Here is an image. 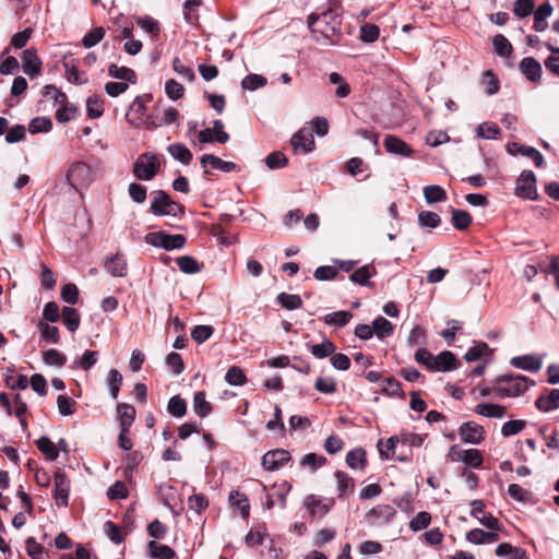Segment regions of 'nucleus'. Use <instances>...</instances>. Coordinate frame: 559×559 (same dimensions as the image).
<instances>
[{"mask_svg":"<svg viewBox=\"0 0 559 559\" xmlns=\"http://www.w3.org/2000/svg\"><path fill=\"white\" fill-rule=\"evenodd\" d=\"M379 35H380V28L376 24L365 23L360 26L359 38L364 43H373L379 38Z\"/></svg>","mask_w":559,"mask_h":559,"instance_id":"56","label":"nucleus"},{"mask_svg":"<svg viewBox=\"0 0 559 559\" xmlns=\"http://www.w3.org/2000/svg\"><path fill=\"white\" fill-rule=\"evenodd\" d=\"M107 383L110 396L116 400L119 395L120 385L122 383V374L117 369L108 372Z\"/></svg>","mask_w":559,"mask_h":559,"instance_id":"51","label":"nucleus"},{"mask_svg":"<svg viewBox=\"0 0 559 559\" xmlns=\"http://www.w3.org/2000/svg\"><path fill=\"white\" fill-rule=\"evenodd\" d=\"M62 321L70 332H75L81 321L78 310L72 307H63Z\"/></svg>","mask_w":559,"mask_h":559,"instance_id":"42","label":"nucleus"},{"mask_svg":"<svg viewBox=\"0 0 559 559\" xmlns=\"http://www.w3.org/2000/svg\"><path fill=\"white\" fill-rule=\"evenodd\" d=\"M459 461L467 466L479 468L483 464V454L477 449H466L459 452Z\"/></svg>","mask_w":559,"mask_h":559,"instance_id":"31","label":"nucleus"},{"mask_svg":"<svg viewBox=\"0 0 559 559\" xmlns=\"http://www.w3.org/2000/svg\"><path fill=\"white\" fill-rule=\"evenodd\" d=\"M37 329L40 333V338L50 344H58L60 341L59 329L53 325H49L45 321H39Z\"/></svg>","mask_w":559,"mask_h":559,"instance_id":"33","label":"nucleus"},{"mask_svg":"<svg viewBox=\"0 0 559 559\" xmlns=\"http://www.w3.org/2000/svg\"><path fill=\"white\" fill-rule=\"evenodd\" d=\"M535 406L545 413L559 408V389H551L548 394L538 396Z\"/></svg>","mask_w":559,"mask_h":559,"instance_id":"23","label":"nucleus"},{"mask_svg":"<svg viewBox=\"0 0 559 559\" xmlns=\"http://www.w3.org/2000/svg\"><path fill=\"white\" fill-rule=\"evenodd\" d=\"M200 163L202 167L204 168V173L209 174V170L206 169V165H210L213 169L221 170L223 173H231L238 169L237 164L234 162H225L221 159L218 156H215L213 154H204L200 158Z\"/></svg>","mask_w":559,"mask_h":559,"instance_id":"17","label":"nucleus"},{"mask_svg":"<svg viewBox=\"0 0 559 559\" xmlns=\"http://www.w3.org/2000/svg\"><path fill=\"white\" fill-rule=\"evenodd\" d=\"M424 197L428 204H433L437 202H442L447 200L445 190L437 185L426 186L424 188Z\"/></svg>","mask_w":559,"mask_h":559,"instance_id":"40","label":"nucleus"},{"mask_svg":"<svg viewBox=\"0 0 559 559\" xmlns=\"http://www.w3.org/2000/svg\"><path fill=\"white\" fill-rule=\"evenodd\" d=\"M373 332L379 338H384L393 333V324L383 317H378L372 322Z\"/></svg>","mask_w":559,"mask_h":559,"instance_id":"48","label":"nucleus"},{"mask_svg":"<svg viewBox=\"0 0 559 559\" xmlns=\"http://www.w3.org/2000/svg\"><path fill=\"white\" fill-rule=\"evenodd\" d=\"M305 506L312 516H323L328 513L329 507L321 499L311 495L306 498Z\"/></svg>","mask_w":559,"mask_h":559,"instance_id":"37","label":"nucleus"},{"mask_svg":"<svg viewBox=\"0 0 559 559\" xmlns=\"http://www.w3.org/2000/svg\"><path fill=\"white\" fill-rule=\"evenodd\" d=\"M69 493H70V480L67 476V473L57 468L53 475V491L52 497L58 507L66 508L69 504Z\"/></svg>","mask_w":559,"mask_h":559,"instance_id":"7","label":"nucleus"},{"mask_svg":"<svg viewBox=\"0 0 559 559\" xmlns=\"http://www.w3.org/2000/svg\"><path fill=\"white\" fill-rule=\"evenodd\" d=\"M396 511L390 504H378L366 514V519L372 525H382L391 522Z\"/></svg>","mask_w":559,"mask_h":559,"instance_id":"15","label":"nucleus"},{"mask_svg":"<svg viewBox=\"0 0 559 559\" xmlns=\"http://www.w3.org/2000/svg\"><path fill=\"white\" fill-rule=\"evenodd\" d=\"M36 445L38 450L45 454L46 459L48 461H55L59 456V451L57 445L48 438V437H40L36 440Z\"/></svg>","mask_w":559,"mask_h":559,"instance_id":"34","label":"nucleus"},{"mask_svg":"<svg viewBox=\"0 0 559 559\" xmlns=\"http://www.w3.org/2000/svg\"><path fill=\"white\" fill-rule=\"evenodd\" d=\"M43 360L48 366L63 367L67 362V357L59 350L51 348L43 353Z\"/></svg>","mask_w":559,"mask_h":559,"instance_id":"54","label":"nucleus"},{"mask_svg":"<svg viewBox=\"0 0 559 559\" xmlns=\"http://www.w3.org/2000/svg\"><path fill=\"white\" fill-rule=\"evenodd\" d=\"M104 267L116 277H122L127 274V262L124 258L118 253L107 259Z\"/></svg>","mask_w":559,"mask_h":559,"instance_id":"26","label":"nucleus"},{"mask_svg":"<svg viewBox=\"0 0 559 559\" xmlns=\"http://www.w3.org/2000/svg\"><path fill=\"white\" fill-rule=\"evenodd\" d=\"M152 99H153L152 94L139 95L133 99V102L131 103L129 110L126 115L127 121L131 126H133L135 128H141L143 126V119L145 118L144 114H145V109H146V104L152 102Z\"/></svg>","mask_w":559,"mask_h":559,"instance_id":"8","label":"nucleus"},{"mask_svg":"<svg viewBox=\"0 0 559 559\" xmlns=\"http://www.w3.org/2000/svg\"><path fill=\"white\" fill-rule=\"evenodd\" d=\"M151 203V212L156 216H174L178 217L185 213V206L178 202L173 201L169 195L163 191L157 190L153 193Z\"/></svg>","mask_w":559,"mask_h":559,"instance_id":"4","label":"nucleus"},{"mask_svg":"<svg viewBox=\"0 0 559 559\" xmlns=\"http://www.w3.org/2000/svg\"><path fill=\"white\" fill-rule=\"evenodd\" d=\"M290 460L292 455L287 450H270L262 456V466L265 471L275 472L283 467Z\"/></svg>","mask_w":559,"mask_h":559,"instance_id":"13","label":"nucleus"},{"mask_svg":"<svg viewBox=\"0 0 559 559\" xmlns=\"http://www.w3.org/2000/svg\"><path fill=\"white\" fill-rule=\"evenodd\" d=\"M527 388V378L525 376L503 374L496 380V386L492 391L499 397H514L523 394Z\"/></svg>","mask_w":559,"mask_h":559,"instance_id":"2","label":"nucleus"},{"mask_svg":"<svg viewBox=\"0 0 559 559\" xmlns=\"http://www.w3.org/2000/svg\"><path fill=\"white\" fill-rule=\"evenodd\" d=\"M87 116L92 119L99 118L104 114V103L99 96H90L86 100Z\"/></svg>","mask_w":559,"mask_h":559,"instance_id":"49","label":"nucleus"},{"mask_svg":"<svg viewBox=\"0 0 559 559\" xmlns=\"http://www.w3.org/2000/svg\"><path fill=\"white\" fill-rule=\"evenodd\" d=\"M383 145L390 154L409 157L414 153V150L405 141L393 134L384 138Z\"/></svg>","mask_w":559,"mask_h":559,"instance_id":"16","label":"nucleus"},{"mask_svg":"<svg viewBox=\"0 0 559 559\" xmlns=\"http://www.w3.org/2000/svg\"><path fill=\"white\" fill-rule=\"evenodd\" d=\"M520 70L531 82H538L542 78V66L533 57H525L520 62Z\"/></svg>","mask_w":559,"mask_h":559,"instance_id":"20","label":"nucleus"},{"mask_svg":"<svg viewBox=\"0 0 559 559\" xmlns=\"http://www.w3.org/2000/svg\"><path fill=\"white\" fill-rule=\"evenodd\" d=\"M105 36L104 27H95L84 35L82 45L85 48H92L97 45Z\"/></svg>","mask_w":559,"mask_h":559,"instance_id":"63","label":"nucleus"},{"mask_svg":"<svg viewBox=\"0 0 559 559\" xmlns=\"http://www.w3.org/2000/svg\"><path fill=\"white\" fill-rule=\"evenodd\" d=\"M352 318L353 314L349 311L340 310L325 314L323 320L328 325H335L342 328L345 326L350 321Z\"/></svg>","mask_w":559,"mask_h":559,"instance_id":"41","label":"nucleus"},{"mask_svg":"<svg viewBox=\"0 0 559 559\" xmlns=\"http://www.w3.org/2000/svg\"><path fill=\"white\" fill-rule=\"evenodd\" d=\"M288 159L281 151H275L269 154L265 158V164L270 169H280L287 165Z\"/></svg>","mask_w":559,"mask_h":559,"instance_id":"62","label":"nucleus"},{"mask_svg":"<svg viewBox=\"0 0 559 559\" xmlns=\"http://www.w3.org/2000/svg\"><path fill=\"white\" fill-rule=\"evenodd\" d=\"M98 360V352L85 350L80 359L73 361V368H80L84 371L90 370Z\"/></svg>","mask_w":559,"mask_h":559,"instance_id":"45","label":"nucleus"},{"mask_svg":"<svg viewBox=\"0 0 559 559\" xmlns=\"http://www.w3.org/2000/svg\"><path fill=\"white\" fill-rule=\"evenodd\" d=\"M309 349L316 358L323 359L329 356H332L335 353L336 347L333 344V342H331L328 338H324L323 342H321L320 344L310 345Z\"/></svg>","mask_w":559,"mask_h":559,"instance_id":"35","label":"nucleus"},{"mask_svg":"<svg viewBox=\"0 0 559 559\" xmlns=\"http://www.w3.org/2000/svg\"><path fill=\"white\" fill-rule=\"evenodd\" d=\"M366 452L358 448L346 454V463L353 469H364L366 466Z\"/></svg>","mask_w":559,"mask_h":559,"instance_id":"43","label":"nucleus"},{"mask_svg":"<svg viewBox=\"0 0 559 559\" xmlns=\"http://www.w3.org/2000/svg\"><path fill=\"white\" fill-rule=\"evenodd\" d=\"M452 224L457 230H464L472 224V216L464 210H452Z\"/></svg>","mask_w":559,"mask_h":559,"instance_id":"46","label":"nucleus"},{"mask_svg":"<svg viewBox=\"0 0 559 559\" xmlns=\"http://www.w3.org/2000/svg\"><path fill=\"white\" fill-rule=\"evenodd\" d=\"M229 502L239 509L240 514L243 518L249 515L250 506L243 493H240L239 491H231L229 493Z\"/></svg>","mask_w":559,"mask_h":559,"instance_id":"58","label":"nucleus"},{"mask_svg":"<svg viewBox=\"0 0 559 559\" xmlns=\"http://www.w3.org/2000/svg\"><path fill=\"white\" fill-rule=\"evenodd\" d=\"M418 223L421 227L436 228L441 224V218L435 212L423 211L418 214Z\"/></svg>","mask_w":559,"mask_h":559,"instance_id":"61","label":"nucleus"},{"mask_svg":"<svg viewBox=\"0 0 559 559\" xmlns=\"http://www.w3.org/2000/svg\"><path fill=\"white\" fill-rule=\"evenodd\" d=\"M67 180L74 190L80 192L94 181L93 170L86 163L75 162L68 170Z\"/></svg>","mask_w":559,"mask_h":559,"instance_id":"5","label":"nucleus"},{"mask_svg":"<svg viewBox=\"0 0 559 559\" xmlns=\"http://www.w3.org/2000/svg\"><path fill=\"white\" fill-rule=\"evenodd\" d=\"M136 411L134 406L128 403H119L117 405V420L120 428L131 429L135 420Z\"/></svg>","mask_w":559,"mask_h":559,"instance_id":"21","label":"nucleus"},{"mask_svg":"<svg viewBox=\"0 0 559 559\" xmlns=\"http://www.w3.org/2000/svg\"><path fill=\"white\" fill-rule=\"evenodd\" d=\"M525 426H526L525 420H521V419L509 420L502 425L501 435L504 438L518 435L525 428Z\"/></svg>","mask_w":559,"mask_h":559,"instance_id":"64","label":"nucleus"},{"mask_svg":"<svg viewBox=\"0 0 559 559\" xmlns=\"http://www.w3.org/2000/svg\"><path fill=\"white\" fill-rule=\"evenodd\" d=\"M150 554L156 559H175L176 552L167 545L158 544L154 540L148 543Z\"/></svg>","mask_w":559,"mask_h":559,"instance_id":"36","label":"nucleus"},{"mask_svg":"<svg viewBox=\"0 0 559 559\" xmlns=\"http://www.w3.org/2000/svg\"><path fill=\"white\" fill-rule=\"evenodd\" d=\"M23 71L31 78H34L40 73L41 60L36 53V49L28 48L24 50L22 56Z\"/></svg>","mask_w":559,"mask_h":559,"instance_id":"18","label":"nucleus"},{"mask_svg":"<svg viewBox=\"0 0 559 559\" xmlns=\"http://www.w3.org/2000/svg\"><path fill=\"white\" fill-rule=\"evenodd\" d=\"M308 27L318 41L322 38V44L334 45V36L338 32L341 24L340 17L333 11H324L321 14H310L308 16Z\"/></svg>","mask_w":559,"mask_h":559,"instance_id":"1","label":"nucleus"},{"mask_svg":"<svg viewBox=\"0 0 559 559\" xmlns=\"http://www.w3.org/2000/svg\"><path fill=\"white\" fill-rule=\"evenodd\" d=\"M136 24L153 38L157 37L160 32V25L158 21L154 20L150 15L136 17Z\"/></svg>","mask_w":559,"mask_h":559,"instance_id":"44","label":"nucleus"},{"mask_svg":"<svg viewBox=\"0 0 559 559\" xmlns=\"http://www.w3.org/2000/svg\"><path fill=\"white\" fill-rule=\"evenodd\" d=\"M160 165L159 155L145 152L135 159L132 171L138 180L151 181L158 174Z\"/></svg>","mask_w":559,"mask_h":559,"instance_id":"3","label":"nucleus"},{"mask_svg":"<svg viewBox=\"0 0 559 559\" xmlns=\"http://www.w3.org/2000/svg\"><path fill=\"white\" fill-rule=\"evenodd\" d=\"M52 129V121L48 117H36L31 120L28 124V131L32 134L40 132H49Z\"/></svg>","mask_w":559,"mask_h":559,"instance_id":"50","label":"nucleus"},{"mask_svg":"<svg viewBox=\"0 0 559 559\" xmlns=\"http://www.w3.org/2000/svg\"><path fill=\"white\" fill-rule=\"evenodd\" d=\"M377 274L376 267L372 264H365L359 269L355 270L350 275L349 280L354 284H358L360 286L373 287V283L369 280L370 277Z\"/></svg>","mask_w":559,"mask_h":559,"instance_id":"22","label":"nucleus"},{"mask_svg":"<svg viewBox=\"0 0 559 559\" xmlns=\"http://www.w3.org/2000/svg\"><path fill=\"white\" fill-rule=\"evenodd\" d=\"M499 133L500 129L495 122H484L476 128L477 136L483 139L495 140Z\"/></svg>","mask_w":559,"mask_h":559,"instance_id":"52","label":"nucleus"},{"mask_svg":"<svg viewBox=\"0 0 559 559\" xmlns=\"http://www.w3.org/2000/svg\"><path fill=\"white\" fill-rule=\"evenodd\" d=\"M225 380L230 385H242L246 383L247 378L240 367L233 366L227 370Z\"/></svg>","mask_w":559,"mask_h":559,"instance_id":"60","label":"nucleus"},{"mask_svg":"<svg viewBox=\"0 0 559 559\" xmlns=\"http://www.w3.org/2000/svg\"><path fill=\"white\" fill-rule=\"evenodd\" d=\"M436 362L432 365V372H447L456 368L455 356L448 350L441 352L435 356Z\"/></svg>","mask_w":559,"mask_h":559,"instance_id":"25","label":"nucleus"},{"mask_svg":"<svg viewBox=\"0 0 559 559\" xmlns=\"http://www.w3.org/2000/svg\"><path fill=\"white\" fill-rule=\"evenodd\" d=\"M199 142L202 144L217 142L224 144L228 142L229 134L224 130L222 120H215L212 128H205L198 134Z\"/></svg>","mask_w":559,"mask_h":559,"instance_id":"12","label":"nucleus"},{"mask_svg":"<svg viewBox=\"0 0 559 559\" xmlns=\"http://www.w3.org/2000/svg\"><path fill=\"white\" fill-rule=\"evenodd\" d=\"M492 45L495 52L502 58L510 57L513 52V47L509 39L502 35L498 34L492 38Z\"/></svg>","mask_w":559,"mask_h":559,"instance_id":"38","label":"nucleus"},{"mask_svg":"<svg viewBox=\"0 0 559 559\" xmlns=\"http://www.w3.org/2000/svg\"><path fill=\"white\" fill-rule=\"evenodd\" d=\"M534 24L533 28L536 32H544L547 26V19L552 13V5L549 2L542 3L534 12Z\"/></svg>","mask_w":559,"mask_h":559,"instance_id":"24","label":"nucleus"},{"mask_svg":"<svg viewBox=\"0 0 559 559\" xmlns=\"http://www.w3.org/2000/svg\"><path fill=\"white\" fill-rule=\"evenodd\" d=\"M485 428L475 421L463 423L459 428L460 439L464 443L480 444L485 439Z\"/></svg>","mask_w":559,"mask_h":559,"instance_id":"11","label":"nucleus"},{"mask_svg":"<svg viewBox=\"0 0 559 559\" xmlns=\"http://www.w3.org/2000/svg\"><path fill=\"white\" fill-rule=\"evenodd\" d=\"M193 411L200 417H206L212 412V405L205 400V393L198 391L193 396Z\"/></svg>","mask_w":559,"mask_h":559,"instance_id":"39","label":"nucleus"},{"mask_svg":"<svg viewBox=\"0 0 559 559\" xmlns=\"http://www.w3.org/2000/svg\"><path fill=\"white\" fill-rule=\"evenodd\" d=\"M335 478L337 480L338 498L348 496L354 491V479L342 471L335 472Z\"/></svg>","mask_w":559,"mask_h":559,"instance_id":"32","label":"nucleus"},{"mask_svg":"<svg viewBox=\"0 0 559 559\" xmlns=\"http://www.w3.org/2000/svg\"><path fill=\"white\" fill-rule=\"evenodd\" d=\"M510 364L522 370L537 372L543 367V359L538 355H523L513 357Z\"/></svg>","mask_w":559,"mask_h":559,"instance_id":"19","label":"nucleus"},{"mask_svg":"<svg viewBox=\"0 0 559 559\" xmlns=\"http://www.w3.org/2000/svg\"><path fill=\"white\" fill-rule=\"evenodd\" d=\"M326 462V459L317 453H308L300 461V466L308 467L311 472H316L322 467Z\"/></svg>","mask_w":559,"mask_h":559,"instance_id":"55","label":"nucleus"},{"mask_svg":"<svg viewBox=\"0 0 559 559\" xmlns=\"http://www.w3.org/2000/svg\"><path fill=\"white\" fill-rule=\"evenodd\" d=\"M474 411L476 414L488 418H502L507 413L503 405L486 403L477 404Z\"/></svg>","mask_w":559,"mask_h":559,"instance_id":"28","label":"nucleus"},{"mask_svg":"<svg viewBox=\"0 0 559 559\" xmlns=\"http://www.w3.org/2000/svg\"><path fill=\"white\" fill-rule=\"evenodd\" d=\"M511 146H516V153L531 158L536 167H542L544 165V157L535 147L512 142L508 144L509 153H512Z\"/></svg>","mask_w":559,"mask_h":559,"instance_id":"27","label":"nucleus"},{"mask_svg":"<svg viewBox=\"0 0 559 559\" xmlns=\"http://www.w3.org/2000/svg\"><path fill=\"white\" fill-rule=\"evenodd\" d=\"M177 265L179 270L186 274H195L200 271L198 261L190 255L178 258Z\"/></svg>","mask_w":559,"mask_h":559,"instance_id":"59","label":"nucleus"},{"mask_svg":"<svg viewBox=\"0 0 559 559\" xmlns=\"http://www.w3.org/2000/svg\"><path fill=\"white\" fill-rule=\"evenodd\" d=\"M187 239L183 235H170L165 231H153L145 236V242L165 250L181 249Z\"/></svg>","mask_w":559,"mask_h":559,"instance_id":"6","label":"nucleus"},{"mask_svg":"<svg viewBox=\"0 0 559 559\" xmlns=\"http://www.w3.org/2000/svg\"><path fill=\"white\" fill-rule=\"evenodd\" d=\"M168 153L176 160L188 165L193 158L191 151L182 143H173L167 147Z\"/></svg>","mask_w":559,"mask_h":559,"instance_id":"29","label":"nucleus"},{"mask_svg":"<svg viewBox=\"0 0 559 559\" xmlns=\"http://www.w3.org/2000/svg\"><path fill=\"white\" fill-rule=\"evenodd\" d=\"M167 409L173 416H175L177 418H181L187 413L186 401L183 399H181L179 395H175V396L170 397L168 405H167Z\"/></svg>","mask_w":559,"mask_h":559,"instance_id":"53","label":"nucleus"},{"mask_svg":"<svg viewBox=\"0 0 559 559\" xmlns=\"http://www.w3.org/2000/svg\"><path fill=\"white\" fill-rule=\"evenodd\" d=\"M108 74L117 80H122L132 84L136 83L135 72L128 67H118L117 64L111 63L108 68Z\"/></svg>","mask_w":559,"mask_h":559,"instance_id":"30","label":"nucleus"},{"mask_svg":"<svg viewBox=\"0 0 559 559\" xmlns=\"http://www.w3.org/2000/svg\"><path fill=\"white\" fill-rule=\"evenodd\" d=\"M471 515L490 531H501L503 528L499 519L485 511V504L481 500L471 502Z\"/></svg>","mask_w":559,"mask_h":559,"instance_id":"9","label":"nucleus"},{"mask_svg":"<svg viewBox=\"0 0 559 559\" xmlns=\"http://www.w3.org/2000/svg\"><path fill=\"white\" fill-rule=\"evenodd\" d=\"M277 302L287 310H295L302 306V300L299 295L281 293L276 297Z\"/></svg>","mask_w":559,"mask_h":559,"instance_id":"47","label":"nucleus"},{"mask_svg":"<svg viewBox=\"0 0 559 559\" xmlns=\"http://www.w3.org/2000/svg\"><path fill=\"white\" fill-rule=\"evenodd\" d=\"M290 145L295 151L307 154L314 148V138L312 129L301 128L298 130L290 140Z\"/></svg>","mask_w":559,"mask_h":559,"instance_id":"14","label":"nucleus"},{"mask_svg":"<svg viewBox=\"0 0 559 559\" xmlns=\"http://www.w3.org/2000/svg\"><path fill=\"white\" fill-rule=\"evenodd\" d=\"M267 80L261 74H248L243 78L241 86L243 90L255 91L259 87L265 86Z\"/></svg>","mask_w":559,"mask_h":559,"instance_id":"57","label":"nucleus"},{"mask_svg":"<svg viewBox=\"0 0 559 559\" xmlns=\"http://www.w3.org/2000/svg\"><path fill=\"white\" fill-rule=\"evenodd\" d=\"M515 194L528 200L537 198L536 178L532 170H524L516 180Z\"/></svg>","mask_w":559,"mask_h":559,"instance_id":"10","label":"nucleus"}]
</instances>
